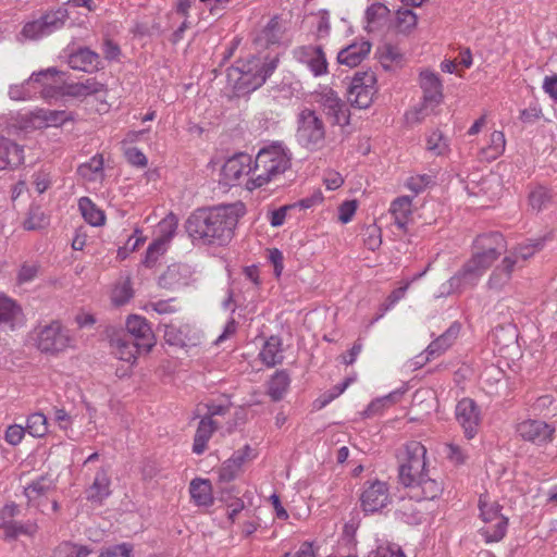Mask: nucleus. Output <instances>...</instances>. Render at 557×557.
Masks as SVG:
<instances>
[{"label": "nucleus", "mask_w": 557, "mask_h": 557, "mask_svg": "<svg viewBox=\"0 0 557 557\" xmlns=\"http://www.w3.org/2000/svg\"><path fill=\"white\" fill-rule=\"evenodd\" d=\"M246 213L242 201L194 211L185 222V228L194 242L202 245L224 246L228 244L235 227Z\"/></svg>", "instance_id": "obj_1"}, {"label": "nucleus", "mask_w": 557, "mask_h": 557, "mask_svg": "<svg viewBox=\"0 0 557 557\" xmlns=\"http://www.w3.org/2000/svg\"><path fill=\"white\" fill-rule=\"evenodd\" d=\"M506 246L505 238L499 233L483 234L476 237L471 257L445 283L442 284L441 295L461 294L474 288L485 272L498 259Z\"/></svg>", "instance_id": "obj_2"}, {"label": "nucleus", "mask_w": 557, "mask_h": 557, "mask_svg": "<svg viewBox=\"0 0 557 557\" xmlns=\"http://www.w3.org/2000/svg\"><path fill=\"white\" fill-rule=\"evenodd\" d=\"M277 60V53L269 62H261L253 55L238 60L227 70V82L238 94L256 90L274 73Z\"/></svg>", "instance_id": "obj_3"}, {"label": "nucleus", "mask_w": 557, "mask_h": 557, "mask_svg": "<svg viewBox=\"0 0 557 557\" xmlns=\"http://www.w3.org/2000/svg\"><path fill=\"white\" fill-rule=\"evenodd\" d=\"M541 249V244L522 243L506 251L502 261L492 270L486 282V288L491 292H504L510 284L512 273L522 269L525 262Z\"/></svg>", "instance_id": "obj_4"}, {"label": "nucleus", "mask_w": 557, "mask_h": 557, "mask_svg": "<svg viewBox=\"0 0 557 557\" xmlns=\"http://www.w3.org/2000/svg\"><path fill=\"white\" fill-rule=\"evenodd\" d=\"M479 517L483 525L479 534L486 544L502 541L508 528V518L502 513V506L488 493L481 494L478 502Z\"/></svg>", "instance_id": "obj_5"}, {"label": "nucleus", "mask_w": 557, "mask_h": 557, "mask_svg": "<svg viewBox=\"0 0 557 557\" xmlns=\"http://www.w3.org/2000/svg\"><path fill=\"white\" fill-rule=\"evenodd\" d=\"M418 84L422 91V104L421 108L408 111L406 119L409 122H419L428 113L433 111L444 100V86L438 75L433 70L423 69L419 73Z\"/></svg>", "instance_id": "obj_6"}, {"label": "nucleus", "mask_w": 557, "mask_h": 557, "mask_svg": "<svg viewBox=\"0 0 557 557\" xmlns=\"http://www.w3.org/2000/svg\"><path fill=\"white\" fill-rule=\"evenodd\" d=\"M33 339L36 348L48 355H58L74 345L70 330L59 320L36 326L33 331Z\"/></svg>", "instance_id": "obj_7"}, {"label": "nucleus", "mask_w": 557, "mask_h": 557, "mask_svg": "<svg viewBox=\"0 0 557 557\" xmlns=\"http://www.w3.org/2000/svg\"><path fill=\"white\" fill-rule=\"evenodd\" d=\"M325 124L314 110L304 108L299 111L296 138L301 146L311 150L319 149L325 140Z\"/></svg>", "instance_id": "obj_8"}, {"label": "nucleus", "mask_w": 557, "mask_h": 557, "mask_svg": "<svg viewBox=\"0 0 557 557\" xmlns=\"http://www.w3.org/2000/svg\"><path fill=\"white\" fill-rule=\"evenodd\" d=\"M426 448L420 442L405 445L399 465V481L405 486H413L424 475Z\"/></svg>", "instance_id": "obj_9"}, {"label": "nucleus", "mask_w": 557, "mask_h": 557, "mask_svg": "<svg viewBox=\"0 0 557 557\" xmlns=\"http://www.w3.org/2000/svg\"><path fill=\"white\" fill-rule=\"evenodd\" d=\"M69 17V11L64 7L48 10L37 20L27 22L21 35L28 40H39L62 29Z\"/></svg>", "instance_id": "obj_10"}, {"label": "nucleus", "mask_w": 557, "mask_h": 557, "mask_svg": "<svg viewBox=\"0 0 557 557\" xmlns=\"http://www.w3.org/2000/svg\"><path fill=\"white\" fill-rule=\"evenodd\" d=\"M379 91L377 78L372 71L356 72L348 87L347 97L350 104L358 109H368Z\"/></svg>", "instance_id": "obj_11"}, {"label": "nucleus", "mask_w": 557, "mask_h": 557, "mask_svg": "<svg viewBox=\"0 0 557 557\" xmlns=\"http://www.w3.org/2000/svg\"><path fill=\"white\" fill-rule=\"evenodd\" d=\"M555 431V426L539 419H523L515 425L516 437L536 447H546L554 441Z\"/></svg>", "instance_id": "obj_12"}, {"label": "nucleus", "mask_w": 557, "mask_h": 557, "mask_svg": "<svg viewBox=\"0 0 557 557\" xmlns=\"http://www.w3.org/2000/svg\"><path fill=\"white\" fill-rule=\"evenodd\" d=\"M314 99L332 125L346 126L349 124V110L332 88L322 87L314 94Z\"/></svg>", "instance_id": "obj_13"}, {"label": "nucleus", "mask_w": 557, "mask_h": 557, "mask_svg": "<svg viewBox=\"0 0 557 557\" xmlns=\"http://www.w3.org/2000/svg\"><path fill=\"white\" fill-rule=\"evenodd\" d=\"M252 171V158L248 153H236L228 158L221 170L220 183L233 187L239 185Z\"/></svg>", "instance_id": "obj_14"}, {"label": "nucleus", "mask_w": 557, "mask_h": 557, "mask_svg": "<svg viewBox=\"0 0 557 557\" xmlns=\"http://www.w3.org/2000/svg\"><path fill=\"white\" fill-rule=\"evenodd\" d=\"M455 416L465 437L467 440L474 438L482 421L481 410L476 403L468 397L460 399L456 406Z\"/></svg>", "instance_id": "obj_15"}, {"label": "nucleus", "mask_w": 557, "mask_h": 557, "mask_svg": "<svg viewBox=\"0 0 557 557\" xmlns=\"http://www.w3.org/2000/svg\"><path fill=\"white\" fill-rule=\"evenodd\" d=\"M125 336H132L137 346L144 349V352H149L156 345L154 334L151 330L148 321L137 314H132L126 320V333H122Z\"/></svg>", "instance_id": "obj_16"}, {"label": "nucleus", "mask_w": 557, "mask_h": 557, "mask_svg": "<svg viewBox=\"0 0 557 557\" xmlns=\"http://www.w3.org/2000/svg\"><path fill=\"white\" fill-rule=\"evenodd\" d=\"M67 64L71 69L88 74L102 70L103 63L99 53L88 47H78L67 54Z\"/></svg>", "instance_id": "obj_17"}, {"label": "nucleus", "mask_w": 557, "mask_h": 557, "mask_svg": "<svg viewBox=\"0 0 557 557\" xmlns=\"http://www.w3.org/2000/svg\"><path fill=\"white\" fill-rule=\"evenodd\" d=\"M362 509L366 512H375L384 508L389 502L386 483L381 481L368 482L360 497Z\"/></svg>", "instance_id": "obj_18"}, {"label": "nucleus", "mask_w": 557, "mask_h": 557, "mask_svg": "<svg viewBox=\"0 0 557 557\" xmlns=\"http://www.w3.org/2000/svg\"><path fill=\"white\" fill-rule=\"evenodd\" d=\"M58 75L59 72L54 67H50L33 73L27 79V84L32 85L33 90L39 92L42 98H52L62 89L57 79Z\"/></svg>", "instance_id": "obj_19"}, {"label": "nucleus", "mask_w": 557, "mask_h": 557, "mask_svg": "<svg viewBox=\"0 0 557 557\" xmlns=\"http://www.w3.org/2000/svg\"><path fill=\"white\" fill-rule=\"evenodd\" d=\"M193 281V271L189 265L174 263L160 275L159 285L162 288L177 290L188 286Z\"/></svg>", "instance_id": "obj_20"}, {"label": "nucleus", "mask_w": 557, "mask_h": 557, "mask_svg": "<svg viewBox=\"0 0 557 557\" xmlns=\"http://www.w3.org/2000/svg\"><path fill=\"white\" fill-rule=\"evenodd\" d=\"M25 322L22 307L12 298L0 293V329L15 330Z\"/></svg>", "instance_id": "obj_21"}, {"label": "nucleus", "mask_w": 557, "mask_h": 557, "mask_svg": "<svg viewBox=\"0 0 557 557\" xmlns=\"http://www.w3.org/2000/svg\"><path fill=\"white\" fill-rule=\"evenodd\" d=\"M55 490L53 479L48 475H40L24 487V495L28 500V505L40 508L44 500L47 499L50 492Z\"/></svg>", "instance_id": "obj_22"}, {"label": "nucleus", "mask_w": 557, "mask_h": 557, "mask_svg": "<svg viewBox=\"0 0 557 557\" xmlns=\"http://www.w3.org/2000/svg\"><path fill=\"white\" fill-rule=\"evenodd\" d=\"M24 162V148L0 135V170H14Z\"/></svg>", "instance_id": "obj_23"}, {"label": "nucleus", "mask_w": 557, "mask_h": 557, "mask_svg": "<svg viewBox=\"0 0 557 557\" xmlns=\"http://www.w3.org/2000/svg\"><path fill=\"white\" fill-rule=\"evenodd\" d=\"M109 469L101 467L95 475L92 484L86 490V498L91 503L102 504L111 494Z\"/></svg>", "instance_id": "obj_24"}, {"label": "nucleus", "mask_w": 557, "mask_h": 557, "mask_svg": "<svg viewBox=\"0 0 557 557\" xmlns=\"http://www.w3.org/2000/svg\"><path fill=\"white\" fill-rule=\"evenodd\" d=\"M189 325H175L173 323L165 325L164 339L169 345L178 347L196 346L198 337Z\"/></svg>", "instance_id": "obj_25"}, {"label": "nucleus", "mask_w": 557, "mask_h": 557, "mask_svg": "<svg viewBox=\"0 0 557 557\" xmlns=\"http://www.w3.org/2000/svg\"><path fill=\"white\" fill-rule=\"evenodd\" d=\"M370 50L371 44L369 41H356L338 52L337 61L349 67H356L367 58Z\"/></svg>", "instance_id": "obj_26"}, {"label": "nucleus", "mask_w": 557, "mask_h": 557, "mask_svg": "<svg viewBox=\"0 0 557 557\" xmlns=\"http://www.w3.org/2000/svg\"><path fill=\"white\" fill-rule=\"evenodd\" d=\"M111 347L113 349V354L123 361L134 362L137 359V356L144 352V349L137 346V343L134 342L132 336H125L123 334H116L111 339Z\"/></svg>", "instance_id": "obj_27"}, {"label": "nucleus", "mask_w": 557, "mask_h": 557, "mask_svg": "<svg viewBox=\"0 0 557 557\" xmlns=\"http://www.w3.org/2000/svg\"><path fill=\"white\" fill-rule=\"evenodd\" d=\"M460 329V324L455 322L442 335L431 342L426 348L428 359L436 358L448 350L456 343Z\"/></svg>", "instance_id": "obj_28"}, {"label": "nucleus", "mask_w": 557, "mask_h": 557, "mask_svg": "<svg viewBox=\"0 0 557 557\" xmlns=\"http://www.w3.org/2000/svg\"><path fill=\"white\" fill-rule=\"evenodd\" d=\"M410 487V497L416 500H432L440 496L443 492V485L435 479L429 478L426 474L416 481Z\"/></svg>", "instance_id": "obj_29"}, {"label": "nucleus", "mask_w": 557, "mask_h": 557, "mask_svg": "<svg viewBox=\"0 0 557 557\" xmlns=\"http://www.w3.org/2000/svg\"><path fill=\"white\" fill-rule=\"evenodd\" d=\"M104 89V85L96 78H87L84 82L64 84L61 94L74 98H85L96 95Z\"/></svg>", "instance_id": "obj_30"}, {"label": "nucleus", "mask_w": 557, "mask_h": 557, "mask_svg": "<svg viewBox=\"0 0 557 557\" xmlns=\"http://www.w3.org/2000/svg\"><path fill=\"white\" fill-rule=\"evenodd\" d=\"M389 212L394 218L397 227L405 231L412 215V198L400 196L392 201Z\"/></svg>", "instance_id": "obj_31"}, {"label": "nucleus", "mask_w": 557, "mask_h": 557, "mask_svg": "<svg viewBox=\"0 0 557 557\" xmlns=\"http://www.w3.org/2000/svg\"><path fill=\"white\" fill-rule=\"evenodd\" d=\"M216 429L218 424L213 419L210 417H202L195 433L193 453L196 455L203 454L207 449L208 442Z\"/></svg>", "instance_id": "obj_32"}, {"label": "nucleus", "mask_w": 557, "mask_h": 557, "mask_svg": "<svg viewBox=\"0 0 557 557\" xmlns=\"http://www.w3.org/2000/svg\"><path fill=\"white\" fill-rule=\"evenodd\" d=\"M0 529L4 531L7 540H15L20 535L34 536L38 525L34 521L20 522L15 520H1Z\"/></svg>", "instance_id": "obj_33"}, {"label": "nucleus", "mask_w": 557, "mask_h": 557, "mask_svg": "<svg viewBox=\"0 0 557 557\" xmlns=\"http://www.w3.org/2000/svg\"><path fill=\"white\" fill-rule=\"evenodd\" d=\"M506 148V138L503 132L494 131L490 135L488 144L481 148L480 157L487 161H494L499 158Z\"/></svg>", "instance_id": "obj_34"}, {"label": "nucleus", "mask_w": 557, "mask_h": 557, "mask_svg": "<svg viewBox=\"0 0 557 557\" xmlns=\"http://www.w3.org/2000/svg\"><path fill=\"white\" fill-rule=\"evenodd\" d=\"M389 18V9L380 2L371 4L366 11L367 28L370 32L385 26Z\"/></svg>", "instance_id": "obj_35"}, {"label": "nucleus", "mask_w": 557, "mask_h": 557, "mask_svg": "<svg viewBox=\"0 0 557 557\" xmlns=\"http://www.w3.org/2000/svg\"><path fill=\"white\" fill-rule=\"evenodd\" d=\"M189 492L197 506H210L213 503L212 488L209 480L194 479Z\"/></svg>", "instance_id": "obj_36"}, {"label": "nucleus", "mask_w": 557, "mask_h": 557, "mask_svg": "<svg viewBox=\"0 0 557 557\" xmlns=\"http://www.w3.org/2000/svg\"><path fill=\"white\" fill-rule=\"evenodd\" d=\"M528 202L532 211L540 212L552 205V190L544 186H536L530 191Z\"/></svg>", "instance_id": "obj_37"}, {"label": "nucleus", "mask_w": 557, "mask_h": 557, "mask_svg": "<svg viewBox=\"0 0 557 557\" xmlns=\"http://www.w3.org/2000/svg\"><path fill=\"white\" fill-rule=\"evenodd\" d=\"M78 208L83 218L92 226H99L104 223L106 216L97 206L88 198L82 197L78 201Z\"/></svg>", "instance_id": "obj_38"}, {"label": "nucleus", "mask_w": 557, "mask_h": 557, "mask_svg": "<svg viewBox=\"0 0 557 557\" xmlns=\"http://www.w3.org/2000/svg\"><path fill=\"white\" fill-rule=\"evenodd\" d=\"M77 173L88 182H95L103 175V158L101 154L94 156L88 162L82 163Z\"/></svg>", "instance_id": "obj_39"}, {"label": "nucleus", "mask_w": 557, "mask_h": 557, "mask_svg": "<svg viewBox=\"0 0 557 557\" xmlns=\"http://www.w3.org/2000/svg\"><path fill=\"white\" fill-rule=\"evenodd\" d=\"M277 17L274 16L267 27H264L256 38V45L259 48H273L275 50L278 47V28Z\"/></svg>", "instance_id": "obj_40"}, {"label": "nucleus", "mask_w": 557, "mask_h": 557, "mask_svg": "<svg viewBox=\"0 0 557 557\" xmlns=\"http://www.w3.org/2000/svg\"><path fill=\"white\" fill-rule=\"evenodd\" d=\"M426 149L437 157L447 156L450 151L449 140L441 131H432L426 137Z\"/></svg>", "instance_id": "obj_41"}, {"label": "nucleus", "mask_w": 557, "mask_h": 557, "mask_svg": "<svg viewBox=\"0 0 557 557\" xmlns=\"http://www.w3.org/2000/svg\"><path fill=\"white\" fill-rule=\"evenodd\" d=\"M308 66L314 76L324 75L327 73V61L324 51L321 47L308 48Z\"/></svg>", "instance_id": "obj_42"}, {"label": "nucleus", "mask_w": 557, "mask_h": 557, "mask_svg": "<svg viewBox=\"0 0 557 557\" xmlns=\"http://www.w3.org/2000/svg\"><path fill=\"white\" fill-rule=\"evenodd\" d=\"M178 220L173 214H168L164 219H162L158 224V237L154 239L159 243H162L163 246L168 247V244L171 242L175 232L177 230Z\"/></svg>", "instance_id": "obj_43"}, {"label": "nucleus", "mask_w": 557, "mask_h": 557, "mask_svg": "<svg viewBox=\"0 0 557 557\" xmlns=\"http://www.w3.org/2000/svg\"><path fill=\"white\" fill-rule=\"evenodd\" d=\"M418 25V16L411 10H398L394 27L400 34H410Z\"/></svg>", "instance_id": "obj_44"}, {"label": "nucleus", "mask_w": 557, "mask_h": 557, "mask_svg": "<svg viewBox=\"0 0 557 557\" xmlns=\"http://www.w3.org/2000/svg\"><path fill=\"white\" fill-rule=\"evenodd\" d=\"M277 170L278 169H271V166H258L257 164H253L250 173L252 174V177L247 180L246 188L252 190L257 187L263 186L271 180V176L276 174Z\"/></svg>", "instance_id": "obj_45"}, {"label": "nucleus", "mask_w": 557, "mask_h": 557, "mask_svg": "<svg viewBox=\"0 0 557 557\" xmlns=\"http://www.w3.org/2000/svg\"><path fill=\"white\" fill-rule=\"evenodd\" d=\"M91 549L85 545H78L72 542H62L52 554V557H88Z\"/></svg>", "instance_id": "obj_46"}, {"label": "nucleus", "mask_w": 557, "mask_h": 557, "mask_svg": "<svg viewBox=\"0 0 557 557\" xmlns=\"http://www.w3.org/2000/svg\"><path fill=\"white\" fill-rule=\"evenodd\" d=\"M63 111H52V110H38L33 113L34 124L37 127H44L49 125H58L63 123L64 121Z\"/></svg>", "instance_id": "obj_47"}, {"label": "nucleus", "mask_w": 557, "mask_h": 557, "mask_svg": "<svg viewBox=\"0 0 557 557\" xmlns=\"http://www.w3.org/2000/svg\"><path fill=\"white\" fill-rule=\"evenodd\" d=\"M255 164L258 166H271V169H278V144L273 143L269 147L259 150Z\"/></svg>", "instance_id": "obj_48"}, {"label": "nucleus", "mask_w": 557, "mask_h": 557, "mask_svg": "<svg viewBox=\"0 0 557 557\" xmlns=\"http://www.w3.org/2000/svg\"><path fill=\"white\" fill-rule=\"evenodd\" d=\"M25 430L34 437H42L48 432L47 417L41 412L32 413L27 418Z\"/></svg>", "instance_id": "obj_49"}, {"label": "nucleus", "mask_w": 557, "mask_h": 557, "mask_svg": "<svg viewBox=\"0 0 557 557\" xmlns=\"http://www.w3.org/2000/svg\"><path fill=\"white\" fill-rule=\"evenodd\" d=\"M49 224V219L44 210L38 207H30L27 218L24 221V228L28 231H36L46 227Z\"/></svg>", "instance_id": "obj_50"}, {"label": "nucleus", "mask_w": 557, "mask_h": 557, "mask_svg": "<svg viewBox=\"0 0 557 557\" xmlns=\"http://www.w3.org/2000/svg\"><path fill=\"white\" fill-rule=\"evenodd\" d=\"M324 201V195L321 189H315L309 197H306L298 202L294 203L293 206H284L281 207V224L283 223V219L286 214V212L292 209L299 207L300 209L307 210L311 209L313 207L322 205Z\"/></svg>", "instance_id": "obj_51"}, {"label": "nucleus", "mask_w": 557, "mask_h": 557, "mask_svg": "<svg viewBox=\"0 0 557 557\" xmlns=\"http://www.w3.org/2000/svg\"><path fill=\"white\" fill-rule=\"evenodd\" d=\"M380 61L384 69L389 70L403 64L404 53L397 47L387 45L382 49Z\"/></svg>", "instance_id": "obj_52"}, {"label": "nucleus", "mask_w": 557, "mask_h": 557, "mask_svg": "<svg viewBox=\"0 0 557 557\" xmlns=\"http://www.w3.org/2000/svg\"><path fill=\"white\" fill-rule=\"evenodd\" d=\"M362 242L369 250H377L382 245L381 228L376 224L367 225L362 231Z\"/></svg>", "instance_id": "obj_53"}, {"label": "nucleus", "mask_w": 557, "mask_h": 557, "mask_svg": "<svg viewBox=\"0 0 557 557\" xmlns=\"http://www.w3.org/2000/svg\"><path fill=\"white\" fill-rule=\"evenodd\" d=\"M278 354V338L271 336L270 339H268L261 351L259 352L260 360L267 366V367H274L276 364V356Z\"/></svg>", "instance_id": "obj_54"}, {"label": "nucleus", "mask_w": 557, "mask_h": 557, "mask_svg": "<svg viewBox=\"0 0 557 557\" xmlns=\"http://www.w3.org/2000/svg\"><path fill=\"white\" fill-rule=\"evenodd\" d=\"M399 394L397 392L391 393L386 397L377 398L373 400L364 410L363 416L366 418L381 413L387 404H393L398 400Z\"/></svg>", "instance_id": "obj_55"}, {"label": "nucleus", "mask_w": 557, "mask_h": 557, "mask_svg": "<svg viewBox=\"0 0 557 557\" xmlns=\"http://www.w3.org/2000/svg\"><path fill=\"white\" fill-rule=\"evenodd\" d=\"M219 480L221 482H231L235 480L242 471L238 466H236V461L231 456L227 460H225L220 467L219 471Z\"/></svg>", "instance_id": "obj_56"}, {"label": "nucleus", "mask_w": 557, "mask_h": 557, "mask_svg": "<svg viewBox=\"0 0 557 557\" xmlns=\"http://www.w3.org/2000/svg\"><path fill=\"white\" fill-rule=\"evenodd\" d=\"M409 287V283H405L403 286L395 288L385 299V301L381 305V314L377 317L380 319L384 315L385 312L394 308V306L400 301Z\"/></svg>", "instance_id": "obj_57"}, {"label": "nucleus", "mask_w": 557, "mask_h": 557, "mask_svg": "<svg viewBox=\"0 0 557 557\" xmlns=\"http://www.w3.org/2000/svg\"><path fill=\"white\" fill-rule=\"evenodd\" d=\"M166 251V247L157 240H153L147 248L146 255L144 258V265L147 268H152L156 265L158 259Z\"/></svg>", "instance_id": "obj_58"}, {"label": "nucleus", "mask_w": 557, "mask_h": 557, "mask_svg": "<svg viewBox=\"0 0 557 557\" xmlns=\"http://www.w3.org/2000/svg\"><path fill=\"white\" fill-rule=\"evenodd\" d=\"M322 183L326 190H337L344 185L345 178L338 171L326 169L323 172Z\"/></svg>", "instance_id": "obj_59"}, {"label": "nucleus", "mask_w": 557, "mask_h": 557, "mask_svg": "<svg viewBox=\"0 0 557 557\" xmlns=\"http://www.w3.org/2000/svg\"><path fill=\"white\" fill-rule=\"evenodd\" d=\"M432 183V177L428 174H417L407 178L405 186L414 195L422 193Z\"/></svg>", "instance_id": "obj_60"}, {"label": "nucleus", "mask_w": 557, "mask_h": 557, "mask_svg": "<svg viewBox=\"0 0 557 557\" xmlns=\"http://www.w3.org/2000/svg\"><path fill=\"white\" fill-rule=\"evenodd\" d=\"M358 201L356 199L345 200L338 206V221L342 224L349 223L355 216L358 209Z\"/></svg>", "instance_id": "obj_61"}, {"label": "nucleus", "mask_w": 557, "mask_h": 557, "mask_svg": "<svg viewBox=\"0 0 557 557\" xmlns=\"http://www.w3.org/2000/svg\"><path fill=\"white\" fill-rule=\"evenodd\" d=\"M232 457L236 461L239 470L243 472L245 467L250 463L256 457V451L249 445H245L243 448L233 453Z\"/></svg>", "instance_id": "obj_62"}, {"label": "nucleus", "mask_w": 557, "mask_h": 557, "mask_svg": "<svg viewBox=\"0 0 557 557\" xmlns=\"http://www.w3.org/2000/svg\"><path fill=\"white\" fill-rule=\"evenodd\" d=\"M37 94L33 90L32 85L27 84V79L20 85H12L9 88V96L12 100H26L30 99Z\"/></svg>", "instance_id": "obj_63"}, {"label": "nucleus", "mask_w": 557, "mask_h": 557, "mask_svg": "<svg viewBox=\"0 0 557 557\" xmlns=\"http://www.w3.org/2000/svg\"><path fill=\"white\" fill-rule=\"evenodd\" d=\"M351 382H352L351 379H346L341 385L334 386V388L332 391H330L329 393H326V394L322 395L321 397H319L317 399V403H318L317 407L319 409L325 407L332 400H334L339 395H342L345 392V389L350 385Z\"/></svg>", "instance_id": "obj_64"}]
</instances>
